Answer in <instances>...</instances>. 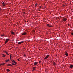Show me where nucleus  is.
<instances>
[{
    "label": "nucleus",
    "mask_w": 73,
    "mask_h": 73,
    "mask_svg": "<svg viewBox=\"0 0 73 73\" xmlns=\"http://www.w3.org/2000/svg\"><path fill=\"white\" fill-rule=\"evenodd\" d=\"M2 55H3V56H2V57H5V55L4 54H3Z\"/></svg>",
    "instance_id": "21"
},
{
    "label": "nucleus",
    "mask_w": 73,
    "mask_h": 73,
    "mask_svg": "<svg viewBox=\"0 0 73 73\" xmlns=\"http://www.w3.org/2000/svg\"><path fill=\"white\" fill-rule=\"evenodd\" d=\"M62 21H64V22H65V21L66 20H67V19L66 17H62Z\"/></svg>",
    "instance_id": "1"
},
{
    "label": "nucleus",
    "mask_w": 73,
    "mask_h": 73,
    "mask_svg": "<svg viewBox=\"0 0 73 73\" xmlns=\"http://www.w3.org/2000/svg\"><path fill=\"white\" fill-rule=\"evenodd\" d=\"M38 5V4L37 3H36L35 5V7L36 8L37 7V6Z\"/></svg>",
    "instance_id": "17"
},
{
    "label": "nucleus",
    "mask_w": 73,
    "mask_h": 73,
    "mask_svg": "<svg viewBox=\"0 0 73 73\" xmlns=\"http://www.w3.org/2000/svg\"><path fill=\"white\" fill-rule=\"evenodd\" d=\"M10 58L11 60V59H12V54H11L10 56Z\"/></svg>",
    "instance_id": "18"
},
{
    "label": "nucleus",
    "mask_w": 73,
    "mask_h": 73,
    "mask_svg": "<svg viewBox=\"0 0 73 73\" xmlns=\"http://www.w3.org/2000/svg\"><path fill=\"white\" fill-rule=\"evenodd\" d=\"M63 7H65V5H63Z\"/></svg>",
    "instance_id": "30"
},
{
    "label": "nucleus",
    "mask_w": 73,
    "mask_h": 73,
    "mask_svg": "<svg viewBox=\"0 0 73 73\" xmlns=\"http://www.w3.org/2000/svg\"><path fill=\"white\" fill-rule=\"evenodd\" d=\"M9 40V39H6V41L5 42V44H6L7 43L8 41Z\"/></svg>",
    "instance_id": "4"
},
{
    "label": "nucleus",
    "mask_w": 73,
    "mask_h": 73,
    "mask_svg": "<svg viewBox=\"0 0 73 73\" xmlns=\"http://www.w3.org/2000/svg\"><path fill=\"white\" fill-rule=\"evenodd\" d=\"M38 64V62H34V65L35 66H36L37 64Z\"/></svg>",
    "instance_id": "7"
},
{
    "label": "nucleus",
    "mask_w": 73,
    "mask_h": 73,
    "mask_svg": "<svg viewBox=\"0 0 73 73\" xmlns=\"http://www.w3.org/2000/svg\"><path fill=\"white\" fill-rule=\"evenodd\" d=\"M53 64L54 65H56V63L55 62Z\"/></svg>",
    "instance_id": "24"
},
{
    "label": "nucleus",
    "mask_w": 73,
    "mask_h": 73,
    "mask_svg": "<svg viewBox=\"0 0 73 73\" xmlns=\"http://www.w3.org/2000/svg\"><path fill=\"white\" fill-rule=\"evenodd\" d=\"M7 66H13L11 64H8L7 65Z\"/></svg>",
    "instance_id": "10"
},
{
    "label": "nucleus",
    "mask_w": 73,
    "mask_h": 73,
    "mask_svg": "<svg viewBox=\"0 0 73 73\" xmlns=\"http://www.w3.org/2000/svg\"><path fill=\"white\" fill-rule=\"evenodd\" d=\"M26 34H27V33L25 32L22 34V35H26Z\"/></svg>",
    "instance_id": "14"
},
{
    "label": "nucleus",
    "mask_w": 73,
    "mask_h": 73,
    "mask_svg": "<svg viewBox=\"0 0 73 73\" xmlns=\"http://www.w3.org/2000/svg\"><path fill=\"white\" fill-rule=\"evenodd\" d=\"M47 26L49 28H51L52 27V25L50 26V25L49 24H47Z\"/></svg>",
    "instance_id": "5"
},
{
    "label": "nucleus",
    "mask_w": 73,
    "mask_h": 73,
    "mask_svg": "<svg viewBox=\"0 0 73 73\" xmlns=\"http://www.w3.org/2000/svg\"><path fill=\"white\" fill-rule=\"evenodd\" d=\"M5 63L3 62V63H2L1 64H0V66H1L2 65H5Z\"/></svg>",
    "instance_id": "15"
},
{
    "label": "nucleus",
    "mask_w": 73,
    "mask_h": 73,
    "mask_svg": "<svg viewBox=\"0 0 73 73\" xmlns=\"http://www.w3.org/2000/svg\"><path fill=\"white\" fill-rule=\"evenodd\" d=\"M39 8L40 9V8H41V6H40L39 7Z\"/></svg>",
    "instance_id": "25"
},
{
    "label": "nucleus",
    "mask_w": 73,
    "mask_h": 73,
    "mask_svg": "<svg viewBox=\"0 0 73 73\" xmlns=\"http://www.w3.org/2000/svg\"><path fill=\"white\" fill-rule=\"evenodd\" d=\"M5 61L6 62H8L9 61V60L8 59V60H5Z\"/></svg>",
    "instance_id": "20"
},
{
    "label": "nucleus",
    "mask_w": 73,
    "mask_h": 73,
    "mask_svg": "<svg viewBox=\"0 0 73 73\" xmlns=\"http://www.w3.org/2000/svg\"><path fill=\"white\" fill-rule=\"evenodd\" d=\"M36 67H34L33 68V70H35V69H36Z\"/></svg>",
    "instance_id": "16"
},
{
    "label": "nucleus",
    "mask_w": 73,
    "mask_h": 73,
    "mask_svg": "<svg viewBox=\"0 0 73 73\" xmlns=\"http://www.w3.org/2000/svg\"><path fill=\"white\" fill-rule=\"evenodd\" d=\"M49 56H50L49 55H47L44 58V60H46V59H47V58H48Z\"/></svg>",
    "instance_id": "2"
},
{
    "label": "nucleus",
    "mask_w": 73,
    "mask_h": 73,
    "mask_svg": "<svg viewBox=\"0 0 73 73\" xmlns=\"http://www.w3.org/2000/svg\"><path fill=\"white\" fill-rule=\"evenodd\" d=\"M65 54L66 56L67 57H68V52H65Z\"/></svg>",
    "instance_id": "11"
},
{
    "label": "nucleus",
    "mask_w": 73,
    "mask_h": 73,
    "mask_svg": "<svg viewBox=\"0 0 73 73\" xmlns=\"http://www.w3.org/2000/svg\"><path fill=\"white\" fill-rule=\"evenodd\" d=\"M12 64L13 65H16V64H15L14 63H12Z\"/></svg>",
    "instance_id": "23"
},
{
    "label": "nucleus",
    "mask_w": 73,
    "mask_h": 73,
    "mask_svg": "<svg viewBox=\"0 0 73 73\" xmlns=\"http://www.w3.org/2000/svg\"><path fill=\"white\" fill-rule=\"evenodd\" d=\"M10 32L11 35H15V33L14 32H13L12 31H11Z\"/></svg>",
    "instance_id": "3"
},
{
    "label": "nucleus",
    "mask_w": 73,
    "mask_h": 73,
    "mask_svg": "<svg viewBox=\"0 0 73 73\" xmlns=\"http://www.w3.org/2000/svg\"><path fill=\"white\" fill-rule=\"evenodd\" d=\"M68 26H70V25H69V24H68Z\"/></svg>",
    "instance_id": "29"
},
{
    "label": "nucleus",
    "mask_w": 73,
    "mask_h": 73,
    "mask_svg": "<svg viewBox=\"0 0 73 73\" xmlns=\"http://www.w3.org/2000/svg\"><path fill=\"white\" fill-rule=\"evenodd\" d=\"M41 62V61H39V63H40V62Z\"/></svg>",
    "instance_id": "33"
},
{
    "label": "nucleus",
    "mask_w": 73,
    "mask_h": 73,
    "mask_svg": "<svg viewBox=\"0 0 73 73\" xmlns=\"http://www.w3.org/2000/svg\"><path fill=\"white\" fill-rule=\"evenodd\" d=\"M6 70L7 72H9V71H10V70L9 69H7Z\"/></svg>",
    "instance_id": "19"
},
{
    "label": "nucleus",
    "mask_w": 73,
    "mask_h": 73,
    "mask_svg": "<svg viewBox=\"0 0 73 73\" xmlns=\"http://www.w3.org/2000/svg\"><path fill=\"white\" fill-rule=\"evenodd\" d=\"M5 53L6 54H7L8 56H9V54H8V52H7L6 51H5Z\"/></svg>",
    "instance_id": "13"
},
{
    "label": "nucleus",
    "mask_w": 73,
    "mask_h": 73,
    "mask_svg": "<svg viewBox=\"0 0 73 73\" xmlns=\"http://www.w3.org/2000/svg\"><path fill=\"white\" fill-rule=\"evenodd\" d=\"M1 37H3V36H4V34L1 35Z\"/></svg>",
    "instance_id": "22"
},
{
    "label": "nucleus",
    "mask_w": 73,
    "mask_h": 73,
    "mask_svg": "<svg viewBox=\"0 0 73 73\" xmlns=\"http://www.w3.org/2000/svg\"><path fill=\"white\" fill-rule=\"evenodd\" d=\"M24 57H26V55L25 54V55H24Z\"/></svg>",
    "instance_id": "28"
},
{
    "label": "nucleus",
    "mask_w": 73,
    "mask_h": 73,
    "mask_svg": "<svg viewBox=\"0 0 73 73\" xmlns=\"http://www.w3.org/2000/svg\"><path fill=\"white\" fill-rule=\"evenodd\" d=\"M40 1V0H39Z\"/></svg>",
    "instance_id": "34"
},
{
    "label": "nucleus",
    "mask_w": 73,
    "mask_h": 73,
    "mask_svg": "<svg viewBox=\"0 0 73 73\" xmlns=\"http://www.w3.org/2000/svg\"><path fill=\"white\" fill-rule=\"evenodd\" d=\"M71 69H72L73 68V65H71L69 67Z\"/></svg>",
    "instance_id": "9"
},
{
    "label": "nucleus",
    "mask_w": 73,
    "mask_h": 73,
    "mask_svg": "<svg viewBox=\"0 0 73 73\" xmlns=\"http://www.w3.org/2000/svg\"><path fill=\"white\" fill-rule=\"evenodd\" d=\"M23 15H25V12H23Z\"/></svg>",
    "instance_id": "26"
},
{
    "label": "nucleus",
    "mask_w": 73,
    "mask_h": 73,
    "mask_svg": "<svg viewBox=\"0 0 73 73\" xmlns=\"http://www.w3.org/2000/svg\"><path fill=\"white\" fill-rule=\"evenodd\" d=\"M17 60H18V61H20V59H17Z\"/></svg>",
    "instance_id": "27"
},
{
    "label": "nucleus",
    "mask_w": 73,
    "mask_h": 73,
    "mask_svg": "<svg viewBox=\"0 0 73 73\" xmlns=\"http://www.w3.org/2000/svg\"><path fill=\"white\" fill-rule=\"evenodd\" d=\"M71 35H73V33H71Z\"/></svg>",
    "instance_id": "31"
},
{
    "label": "nucleus",
    "mask_w": 73,
    "mask_h": 73,
    "mask_svg": "<svg viewBox=\"0 0 73 73\" xmlns=\"http://www.w3.org/2000/svg\"><path fill=\"white\" fill-rule=\"evenodd\" d=\"M1 9L0 7V11H1Z\"/></svg>",
    "instance_id": "32"
},
{
    "label": "nucleus",
    "mask_w": 73,
    "mask_h": 73,
    "mask_svg": "<svg viewBox=\"0 0 73 73\" xmlns=\"http://www.w3.org/2000/svg\"><path fill=\"white\" fill-rule=\"evenodd\" d=\"M24 42L23 41L20 42L18 43V44L19 45H20V44H22V43H23Z\"/></svg>",
    "instance_id": "6"
},
{
    "label": "nucleus",
    "mask_w": 73,
    "mask_h": 73,
    "mask_svg": "<svg viewBox=\"0 0 73 73\" xmlns=\"http://www.w3.org/2000/svg\"><path fill=\"white\" fill-rule=\"evenodd\" d=\"M2 5H3V6L4 7L5 6V3L4 2H3L2 3Z\"/></svg>",
    "instance_id": "12"
},
{
    "label": "nucleus",
    "mask_w": 73,
    "mask_h": 73,
    "mask_svg": "<svg viewBox=\"0 0 73 73\" xmlns=\"http://www.w3.org/2000/svg\"><path fill=\"white\" fill-rule=\"evenodd\" d=\"M12 62H13V63H15V64H17V62H16L14 60H13Z\"/></svg>",
    "instance_id": "8"
}]
</instances>
